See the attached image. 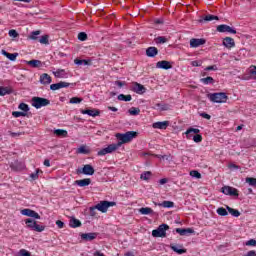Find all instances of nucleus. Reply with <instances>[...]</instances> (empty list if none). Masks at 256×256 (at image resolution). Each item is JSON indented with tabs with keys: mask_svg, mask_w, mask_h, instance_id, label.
<instances>
[{
	"mask_svg": "<svg viewBox=\"0 0 256 256\" xmlns=\"http://www.w3.org/2000/svg\"><path fill=\"white\" fill-rule=\"evenodd\" d=\"M167 231H169V225L161 224L157 229L152 231V237H167Z\"/></svg>",
	"mask_w": 256,
	"mask_h": 256,
	"instance_id": "obj_5",
	"label": "nucleus"
},
{
	"mask_svg": "<svg viewBox=\"0 0 256 256\" xmlns=\"http://www.w3.org/2000/svg\"><path fill=\"white\" fill-rule=\"evenodd\" d=\"M138 133L135 131H128L124 134L117 133L116 138L120 141L118 143H121V145L125 143H131L135 137H137Z\"/></svg>",
	"mask_w": 256,
	"mask_h": 256,
	"instance_id": "obj_2",
	"label": "nucleus"
},
{
	"mask_svg": "<svg viewBox=\"0 0 256 256\" xmlns=\"http://www.w3.org/2000/svg\"><path fill=\"white\" fill-rule=\"evenodd\" d=\"M39 173L40 170H36L34 173L30 174L31 179H33V181L39 179Z\"/></svg>",
	"mask_w": 256,
	"mask_h": 256,
	"instance_id": "obj_57",
	"label": "nucleus"
},
{
	"mask_svg": "<svg viewBox=\"0 0 256 256\" xmlns=\"http://www.w3.org/2000/svg\"><path fill=\"white\" fill-rule=\"evenodd\" d=\"M160 205L166 209H171V207L175 206V203L166 200V201H163L162 204Z\"/></svg>",
	"mask_w": 256,
	"mask_h": 256,
	"instance_id": "obj_42",
	"label": "nucleus"
},
{
	"mask_svg": "<svg viewBox=\"0 0 256 256\" xmlns=\"http://www.w3.org/2000/svg\"><path fill=\"white\" fill-rule=\"evenodd\" d=\"M131 91H133L134 93H137V95H143V93H146L147 88H145L143 84H139L138 82H133Z\"/></svg>",
	"mask_w": 256,
	"mask_h": 256,
	"instance_id": "obj_11",
	"label": "nucleus"
},
{
	"mask_svg": "<svg viewBox=\"0 0 256 256\" xmlns=\"http://www.w3.org/2000/svg\"><path fill=\"white\" fill-rule=\"evenodd\" d=\"M217 31L219 33H231L232 35L237 34V30H235V28H232L231 26L226 24H221L217 26Z\"/></svg>",
	"mask_w": 256,
	"mask_h": 256,
	"instance_id": "obj_10",
	"label": "nucleus"
},
{
	"mask_svg": "<svg viewBox=\"0 0 256 256\" xmlns=\"http://www.w3.org/2000/svg\"><path fill=\"white\" fill-rule=\"evenodd\" d=\"M176 233L180 234L182 237H185V235H191L195 233V230L192 228H176Z\"/></svg>",
	"mask_w": 256,
	"mask_h": 256,
	"instance_id": "obj_20",
	"label": "nucleus"
},
{
	"mask_svg": "<svg viewBox=\"0 0 256 256\" xmlns=\"http://www.w3.org/2000/svg\"><path fill=\"white\" fill-rule=\"evenodd\" d=\"M146 55L147 57H157L159 55V49L155 46H150L146 49Z\"/></svg>",
	"mask_w": 256,
	"mask_h": 256,
	"instance_id": "obj_19",
	"label": "nucleus"
},
{
	"mask_svg": "<svg viewBox=\"0 0 256 256\" xmlns=\"http://www.w3.org/2000/svg\"><path fill=\"white\" fill-rule=\"evenodd\" d=\"M209 21H219V17L213 14H207L202 19L199 20V23H205Z\"/></svg>",
	"mask_w": 256,
	"mask_h": 256,
	"instance_id": "obj_23",
	"label": "nucleus"
},
{
	"mask_svg": "<svg viewBox=\"0 0 256 256\" xmlns=\"http://www.w3.org/2000/svg\"><path fill=\"white\" fill-rule=\"evenodd\" d=\"M69 225L72 229H77V227H81V220L72 217L70 219Z\"/></svg>",
	"mask_w": 256,
	"mask_h": 256,
	"instance_id": "obj_28",
	"label": "nucleus"
},
{
	"mask_svg": "<svg viewBox=\"0 0 256 256\" xmlns=\"http://www.w3.org/2000/svg\"><path fill=\"white\" fill-rule=\"evenodd\" d=\"M8 133L13 138H17V137H21V135H25V132H11V131H9Z\"/></svg>",
	"mask_w": 256,
	"mask_h": 256,
	"instance_id": "obj_52",
	"label": "nucleus"
},
{
	"mask_svg": "<svg viewBox=\"0 0 256 256\" xmlns=\"http://www.w3.org/2000/svg\"><path fill=\"white\" fill-rule=\"evenodd\" d=\"M216 213H218L220 215V217H227V215H229V212H227V209H225L223 207H219L216 210Z\"/></svg>",
	"mask_w": 256,
	"mask_h": 256,
	"instance_id": "obj_38",
	"label": "nucleus"
},
{
	"mask_svg": "<svg viewBox=\"0 0 256 256\" xmlns=\"http://www.w3.org/2000/svg\"><path fill=\"white\" fill-rule=\"evenodd\" d=\"M158 159H165L166 161H169L170 156L169 155H156Z\"/></svg>",
	"mask_w": 256,
	"mask_h": 256,
	"instance_id": "obj_63",
	"label": "nucleus"
},
{
	"mask_svg": "<svg viewBox=\"0 0 256 256\" xmlns=\"http://www.w3.org/2000/svg\"><path fill=\"white\" fill-rule=\"evenodd\" d=\"M54 135H57V137H67V130L56 129L54 130Z\"/></svg>",
	"mask_w": 256,
	"mask_h": 256,
	"instance_id": "obj_37",
	"label": "nucleus"
},
{
	"mask_svg": "<svg viewBox=\"0 0 256 256\" xmlns=\"http://www.w3.org/2000/svg\"><path fill=\"white\" fill-rule=\"evenodd\" d=\"M192 139L194 143H201V141H203V136H201V134H196L193 136Z\"/></svg>",
	"mask_w": 256,
	"mask_h": 256,
	"instance_id": "obj_50",
	"label": "nucleus"
},
{
	"mask_svg": "<svg viewBox=\"0 0 256 256\" xmlns=\"http://www.w3.org/2000/svg\"><path fill=\"white\" fill-rule=\"evenodd\" d=\"M205 71H217V65L208 66Z\"/></svg>",
	"mask_w": 256,
	"mask_h": 256,
	"instance_id": "obj_62",
	"label": "nucleus"
},
{
	"mask_svg": "<svg viewBox=\"0 0 256 256\" xmlns=\"http://www.w3.org/2000/svg\"><path fill=\"white\" fill-rule=\"evenodd\" d=\"M191 133H195V135H199V133H201V130H199L197 128H189L185 132V135H186L187 139H191V137H193V135Z\"/></svg>",
	"mask_w": 256,
	"mask_h": 256,
	"instance_id": "obj_29",
	"label": "nucleus"
},
{
	"mask_svg": "<svg viewBox=\"0 0 256 256\" xmlns=\"http://www.w3.org/2000/svg\"><path fill=\"white\" fill-rule=\"evenodd\" d=\"M226 209L228 213H230V215H232L233 217H239L241 215V212H239V210L237 209H233L229 206H226Z\"/></svg>",
	"mask_w": 256,
	"mask_h": 256,
	"instance_id": "obj_34",
	"label": "nucleus"
},
{
	"mask_svg": "<svg viewBox=\"0 0 256 256\" xmlns=\"http://www.w3.org/2000/svg\"><path fill=\"white\" fill-rule=\"evenodd\" d=\"M78 39H79V41H87V33H85V32H80V33L78 34Z\"/></svg>",
	"mask_w": 256,
	"mask_h": 256,
	"instance_id": "obj_53",
	"label": "nucleus"
},
{
	"mask_svg": "<svg viewBox=\"0 0 256 256\" xmlns=\"http://www.w3.org/2000/svg\"><path fill=\"white\" fill-rule=\"evenodd\" d=\"M82 101H83V98H79V97H72V98L70 99V103H71L72 105L79 104V103H81Z\"/></svg>",
	"mask_w": 256,
	"mask_h": 256,
	"instance_id": "obj_46",
	"label": "nucleus"
},
{
	"mask_svg": "<svg viewBox=\"0 0 256 256\" xmlns=\"http://www.w3.org/2000/svg\"><path fill=\"white\" fill-rule=\"evenodd\" d=\"M56 225H57L58 229H63V227H65V223L61 220H57Z\"/></svg>",
	"mask_w": 256,
	"mask_h": 256,
	"instance_id": "obj_61",
	"label": "nucleus"
},
{
	"mask_svg": "<svg viewBox=\"0 0 256 256\" xmlns=\"http://www.w3.org/2000/svg\"><path fill=\"white\" fill-rule=\"evenodd\" d=\"M89 213H90V217H97V208H95V206L90 207Z\"/></svg>",
	"mask_w": 256,
	"mask_h": 256,
	"instance_id": "obj_55",
	"label": "nucleus"
},
{
	"mask_svg": "<svg viewBox=\"0 0 256 256\" xmlns=\"http://www.w3.org/2000/svg\"><path fill=\"white\" fill-rule=\"evenodd\" d=\"M207 97L212 103H227L229 99V96L225 92L210 93Z\"/></svg>",
	"mask_w": 256,
	"mask_h": 256,
	"instance_id": "obj_1",
	"label": "nucleus"
},
{
	"mask_svg": "<svg viewBox=\"0 0 256 256\" xmlns=\"http://www.w3.org/2000/svg\"><path fill=\"white\" fill-rule=\"evenodd\" d=\"M191 177H195V179H201V173L197 170H192L190 171Z\"/></svg>",
	"mask_w": 256,
	"mask_h": 256,
	"instance_id": "obj_49",
	"label": "nucleus"
},
{
	"mask_svg": "<svg viewBox=\"0 0 256 256\" xmlns=\"http://www.w3.org/2000/svg\"><path fill=\"white\" fill-rule=\"evenodd\" d=\"M121 147V143H116V144H110L106 148L101 149L100 151L97 152L98 157H103L109 153H113L117 151Z\"/></svg>",
	"mask_w": 256,
	"mask_h": 256,
	"instance_id": "obj_6",
	"label": "nucleus"
},
{
	"mask_svg": "<svg viewBox=\"0 0 256 256\" xmlns=\"http://www.w3.org/2000/svg\"><path fill=\"white\" fill-rule=\"evenodd\" d=\"M153 129H167L169 127V121L155 122L152 124Z\"/></svg>",
	"mask_w": 256,
	"mask_h": 256,
	"instance_id": "obj_24",
	"label": "nucleus"
},
{
	"mask_svg": "<svg viewBox=\"0 0 256 256\" xmlns=\"http://www.w3.org/2000/svg\"><path fill=\"white\" fill-rule=\"evenodd\" d=\"M90 183H91V178H85L81 180H76L74 182V185H78V187H89Z\"/></svg>",
	"mask_w": 256,
	"mask_h": 256,
	"instance_id": "obj_22",
	"label": "nucleus"
},
{
	"mask_svg": "<svg viewBox=\"0 0 256 256\" xmlns=\"http://www.w3.org/2000/svg\"><path fill=\"white\" fill-rule=\"evenodd\" d=\"M128 113L131 115H139L141 113V110L139 108L132 107L128 110Z\"/></svg>",
	"mask_w": 256,
	"mask_h": 256,
	"instance_id": "obj_45",
	"label": "nucleus"
},
{
	"mask_svg": "<svg viewBox=\"0 0 256 256\" xmlns=\"http://www.w3.org/2000/svg\"><path fill=\"white\" fill-rule=\"evenodd\" d=\"M21 214L25 215L26 217H32L33 219H41V216L39 215V213L29 208L23 209L21 211Z\"/></svg>",
	"mask_w": 256,
	"mask_h": 256,
	"instance_id": "obj_12",
	"label": "nucleus"
},
{
	"mask_svg": "<svg viewBox=\"0 0 256 256\" xmlns=\"http://www.w3.org/2000/svg\"><path fill=\"white\" fill-rule=\"evenodd\" d=\"M78 153H82L83 155H87V153H89V151L87 150V148H85V146H81L78 149Z\"/></svg>",
	"mask_w": 256,
	"mask_h": 256,
	"instance_id": "obj_59",
	"label": "nucleus"
},
{
	"mask_svg": "<svg viewBox=\"0 0 256 256\" xmlns=\"http://www.w3.org/2000/svg\"><path fill=\"white\" fill-rule=\"evenodd\" d=\"M71 83L69 82H58L56 84H51L50 85V89L51 91H59V89H63V88H66V87H70Z\"/></svg>",
	"mask_w": 256,
	"mask_h": 256,
	"instance_id": "obj_13",
	"label": "nucleus"
},
{
	"mask_svg": "<svg viewBox=\"0 0 256 256\" xmlns=\"http://www.w3.org/2000/svg\"><path fill=\"white\" fill-rule=\"evenodd\" d=\"M17 165H19V162H14L11 164V167L15 170V171H21V169H23L24 165L20 164V167H18Z\"/></svg>",
	"mask_w": 256,
	"mask_h": 256,
	"instance_id": "obj_48",
	"label": "nucleus"
},
{
	"mask_svg": "<svg viewBox=\"0 0 256 256\" xmlns=\"http://www.w3.org/2000/svg\"><path fill=\"white\" fill-rule=\"evenodd\" d=\"M153 109H159V111H169L170 106H169V104L157 103V104H155Z\"/></svg>",
	"mask_w": 256,
	"mask_h": 256,
	"instance_id": "obj_32",
	"label": "nucleus"
},
{
	"mask_svg": "<svg viewBox=\"0 0 256 256\" xmlns=\"http://www.w3.org/2000/svg\"><path fill=\"white\" fill-rule=\"evenodd\" d=\"M13 90L9 87H0V97H5V95H11Z\"/></svg>",
	"mask_w": 256,
	"mask_h": 256,
	"instance_id": "obj_31",
	"label": "nucleus"
},
{
	"mask_svg": "<svg viewBox=\"0 0 256 256\" xmlns=\"http://www.w3.org/2000/svg\"><path fill=\"white\" fill-rule=\"evenodd\" d=\"M18 56H19L18 53H9L7 56V59H9L10 61H15Z\"/></svg>",
	"mask_w": 256,
	"mask_h": 256,
	"instance_id": "obj_54",
	"label": "nucleus"
},
{
	"mask_svg": "<svg viewBox=\"0 0 256 256\" xmlns=\"http://www.w3.org/2000/svg\"><path fill=\"white\" fill-rule=\"evenodd\" d=\"M117 204L115 202L109 201H100L98 204L95 205V209L100 211L101 213H107L109 207H115Z\"/></svg>",
	"mask_w": 256,
	"mask_h": 256,
	"instance_id": "obj_7",
	"label": "nucleus"
},
{
	"mask_svg": "<svg viewBox=\"0 0 256 256\" xmlns=\"http://www.w3.org/2000/svg\"><path fill=\"white\" fill-rule=\"evenodd\" d=\"M27 65H30V67H33L34 69H38L39 67H43V62L40 60H30L26 62Z\"/></svg>",
	"mask_w": 256,
	"mask_h": 256,
	"instance_id": "obj_26",
	"label": "nucleus"
},
{
	"mask_svg": "<svg viewBox=\"0 0 256 256\" xmlns=\"http://www.w3.org/2000/svg\"><path fill=\"white\" fill-rule=\"evenodd\" d=\"M40 83L41 85H51L52 78L47 73H43L40 75Z\"/></svg>",
	"mask_w": 256,
	"mask_h": 256,
	"instance_id": "obj_21",
	"label": "nucleus"
},
{
	"mask_svg": "<svg viewBox=\"0 0 256 256\" xmlns=\"http://www.w3.org/2000/svg\"><path fill=\"white\" fill-rule=\"evenodd\" d=\"M74 63L75 65H91V60L75 59Z\"/></svg>",
	"mask_w": 256,
	"mask_h": 256,
	"instance_id": "obj_39",
	"label": "nucleus"
},
{
	"mask_svg": "<svg viewBox=\"0 0 256 256\" xmlns=\"http://www.w3.org/2000/svg\"><path fill=\"white\" fill-rule=\"evenodd\" d=\"M8 35L9 37H13L14 39L19 37V33H17V30H14V29L9 30Z\"/></svg>",
	"mask_w": 256,
	"mask_h": 256,
	"instance_id": "obj_56",
	"label": "nucleus"
},
{
	"mask_svg": "<svg viewBox=\"0 0 256 256\" xmlns=\"http://www.w3.org/2000/svg\"><path fill=\"white\" fill-rule=\"evenodd\" d=\"M19 255H21V256H31V253L29 251L25 250V249H21L19 251Z\"/></svg>",
	"mask_w": 256,
	"mask_h": 256,
	"instance_id": "obj_60",
	"label": "nucleus"
},
{
	"mask_svg": "<svg viewBox=\"0 0 256 256\" xmlns=\"http://www.w3.org/2000/svg\"><path fill=\"white\" fill-rule=\"evenodd\" d=\"M78 175H95V168H93L90 164L84 165L83 168H79L77 170Z\"/></svg>",
	"mask_w": 256,
	"mask_h": 256,
	"instance_id": "obj_9",
	"label": "nucleus"
},
{
	"mask_svg": "<svg viewBox=\"0 0 256 256\" xmlns=\"http://www.w3.org/2000/svg\"><path fill=\"white\" fill-rule=\"evenodd\" d=\"M39 43H41L42 45H49V36L48 35H44L39 39Z\"/></svg>",
	"mask_w": 256,
	"mask_h": 256,
	"instance_id": "obj_44",
	"label": "nucleus"
},
{
	"mask_svg": "<svg viewBox=\"0 0 256 256\" xmlns=\"http://www.w3.org/2000/svg\"><path fill=\"white\" fill-rule=\"evenodd\" d=\"M47 105H51V101L47 98L41 97H33L32 98V107L35 109H41V107H47Z\"/></svg>",
	"mask_w": 256,
	"mask_h": 256,
	"instance_id": "obj_4",
	"label": "nucleus"
},
{
	"mask_svg": "<svg viewBox=\"0 0 256 256\" xmlns=\"http://www.w3.org/2000/svg\"><path fill=\"white\" fill-rule=\"evenodd\" d=\"M39 35H41V31H39V30L33 31L28 36V39H30L32 41H37V39H39Z\"/></svg>",
	"mask_w": 256,
	"mask_h": 256,
	"instance_id": "obj_33",
	"label": "nucleus"
},
{
	"mask_svg": "<svg viewBox=\"0 0 256 256\" xmlns=\"http://www.w3.org/2000/svg\"><path fill=\"white\" fill-rule=\"evenodd\" d=\"M53 75L57 79H65V77H67V73H65L64 69H57L55 72H53Z\"/></svg>",
	"mask_w": 256,
	"mask_h": 256,
	"instance_id": "obj_27",
	"label": "nucleus"
},
{
	"mask_svg": "<svg viewBox=\"0 0 256 256\" xmlns=\"http://www.w3.org/2000/svg\"><path fill=\"white\" fill-rule=\"evenodd\" d=\"M200 81L201 83H204V85H213L215 83V79H213L211 76L202 78Z\"/></svg>",
	"mask_w": 256,
	"mask_h": 256,
	"instance_id": "obj_35",
	"label": "nucleus"
},
{
	"mask_svg": "<svg viewBox=\"0 0 256 256\" xmlns=\"http://www.w3.org/2000/svg\"><path fill=\"white\" fill-rule=\"evenodd\" d=\"M246 183H248V185H250L251 187H256V178L247 177Z\"/></svg>",
	"mask_w": 256,
	"mask_h": 256,
	"instance_id": "obj_43",
	"label": "nucleus"
},
{
	"mask_svg": "<svg viewBox=\"0 0 256 256\" xmlns=\"http://www.w3.org/2000/svg\"><path fill=\"white\" fill-rule=\"evenodd\" d=\"M18 109H21V111H24V113H27V111H29V105H27L26 103H20V105L18 106Z\"/></svg>",
	"mask_w": 256,
	"mask_h": 256,
	"instance_id": "obj_47",
	"label": "nucleus"
},
{
	"mask_svg": "<svg viewBox=\"0 0 256 256\" xmlns=\"http://www.w3.org/2000/svg\"><path fill=\"white\" fill-rule=\"evenodd\" d=\"M139 213L141 214V215H154V211L151 209V208H149V207H142V208H140L139 210Z\"/></svg>",
	"mask_w": 256,
	"mask_h": 256,
	"instance_id": "obj_30",
	"label": "nucleus"
},
{
	"mask_svg": "<svg viewBox=\"0 0 256 256\" xmlns=\"http://www.w3.org/2000/svg\"><path fill=\"white\" fill-rule=\"evenodd\" d=\"M12 115H13V117L18 118V117H25L27 115V113L19 112V111H14V112H12Z\"/></svg>",
	"mask_w": 256,
	"mask_h": 256,
	"instance_id": "obj_51",
	"label": "nucleus"
},
{
	"mask_svg": "<svg viewBox=\"0 0 256 256\" xmlns=\"http://www.w3.org/2000/svg\"><path fill=\"white\" fill-rule=\"evenodd\" d=\"M200 117H203V119H208V120L211 119V115L205 112L200 113Z\"/></svg>",
	"mask_w": 256,
	"mask_h": 256,
	"instance_id": "obj_64",
	"label": "nucleus"
},
{
	"mask_svg": "<svg viewBox=\"0 0 256 256\" xmlns=\"http://www.w3.org/2000/svg\"><path fill=\"white\" fill-rule=\"evenodd\" d=\"M82 115H89V117H99L100 111L97 109L81 110Z\"/></svg>",
	"mask_w": 256,
	"mask_h": 256,
	"instance_id": "obj_17",
	"label": "nucleus"
},
{
	"mask_svg": "<svg viewBox=\"0 0 256 256\" xmlns=\"http://www.w3.org/2000/svg\"><path fill=\"white\" fill-rule=\"evenodd\" d=\"M140 178L143 179V181H149V179H151V171L143 172Z\"/></svg>",
	"mask_w": 256,
	"mask_h": 256,
	"instance_id": "obj_41",
	"label": "nucleus"
},
{
	"mask_svg": "<svg viewBox=\"0 0 256 256\" xmlns=\"http://www.w3.org/2000/svg\"><path fill=\"white\" fill-rule=\"evenodd\" d=\"M224 47H227V49H231L235 46V40L231 37H226L223 40Z\"/></svg>",
	"mask_w": 256,
	"mask_h": 256,
	"instance_id": "obj_25",
	"label": "nucleus"
},
{
	"mask_svg": "<svg viewBox=\"0 0 256 256\" xmlns=\"http://www.w3.org/2000/svg\"><path fill=\"white\" fill-rule=\"evenodd\" d=\"M246 245L248 247H255L256 246V240L255 239H250L246 242Z\"/></svg>",
	"mask_w": 256,
	"mask_h": 256,
	"instance_id": "obj_58",
	"label": "nucleus"
},
{
	"mask_svg": "<svg viewBox=\"0 0 256 256\" xmlns=\"http://www.w3.org/2000/svg\"><path fill=\"white\" fill-rule=\"evenodd\" d=\"M99 233L97 232H90V233H82L80 237L83 241H94L96 237H98Z\"/></svg>",
	"mask_w": 256,
	"mask_h": 256,
	"instance_id": "obj_14",
	"label": "nucleus"
},
{
	"mask_svg": "<svg viewBox=\"0 0 256 256\" xmlns=\"http://www.w3.org/2000/svg\"><path fill=\"white\" fill-rule=\"evenodd\" d=\"M221 193L229 195L230 197H239V190L231 186H224L221 188Z\"/></svg>",
	"mask_w": 256,
	"mask_h": 256,
	"instance_id": "obj_8",
	"label": "nucleus"
},
{
	"mask_svg": "<svg viewBox=\"0 0 256 256\" xmlns=\"http://www.w3.org/2000/svg\"><path fill=\"white\" fill-rule=\"evenodd\" d=\"M154 41L156 45H163L164 43H167V38L165 36H158Z\"/></svg>",
	"mask_w": 256,
	"mask_h": 256,
	"instance_id": "obj_36",
	"label": "nucleus"
},
{
	"mask_svg": "<svg viewBox=\"0 0 256 256\" xmlns=\"http://www.w3.org/2000/svg\"><path fill=\"white\" fill-rule=\"evenodd\" d=\"M157 69H165L166 71L171 69L173 66H171V62L167 60L158 61L156 63Z\"/></svg>",
	"mask_w": 256,
	"mask_h": 256,
	"instance_id": "obj_16",
	"label": "nucleus"
},
{
	"mask_svg": "<svg viewBox=\"0 0 256 256\" xmlns=\"http://www.w3.org/2000/svg\"><path fill=\"white\" fill-rule=\"evenodd\" d=\"M26 227L28 229H31V231H36L37 233H42V231H45V226H41L37 224V221L28 218L25 220Z\"/></svg>",
	"mask_w": 256,
	"mask_h": 256,
	"instance_id": "obj_3",
	"label": "nucleus"
},
{
	"mask_svg": "<svg viewBox=\"0 0 256 256\" xmlns=\"http://www.w3.org/2000/svg\"><path fill=\"white\" fill-rule=\"evenodd\" d=\"M133 98L131 95H124V94H119L118 95V101H131Z\"/></svg>",
	"mask_w": 256,
	"mask_h": 256,
	"instance_id": "obj_40",
	"label": "nucleus"
},
{
	"mask_svg": "<svg viewBox=\"0 0 256 256\" xmlns=\"http://www.w3.org/2000/svg\"><path fill=\"white\" fill-rule=\"evenodd\" d=\"M205 43H207V41L203 38H192L190 40V47L192 48H197V47H201V45H205Z\"/></svg>",
	"mask_w": 256,
	"mask_h": 256,
	"instance_id": "obj_15",
	"label": "nucleus"
},
{
	"mask_svg": "<svg viewBox=\"0 0 256 256\" xmlns=\"http://www.w3.org/2000/svg\"><path fill=\"white\" fill-rule=\"evenodd\" d=\"M170 249H172V251H174V253H177L178 255H183V253H187V249L183 248L182 245L171 244Z\"/></svg>",
	"mask_w": 256,
	"mask_h": 256,
	"instance_id": "obj_18",
	"label": "nucleus"
}]
</instances>
